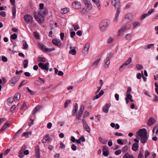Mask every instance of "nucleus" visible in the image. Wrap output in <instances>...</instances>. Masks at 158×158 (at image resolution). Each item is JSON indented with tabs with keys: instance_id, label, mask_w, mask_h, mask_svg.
Segmentation results:
<instances>
[{
	"instance_id": "obj_40",
	"label": "nucleus",
	"mask_w": 158,
	"mask_h": 158,
	"mask_svg": "<svg viewBox=\"0 0 158 158\" xmlns=\"http://www.w3.org/2000/svg\"><path fill=\"white\" fill-rule=\"evenodd\" d=\"M90 47V44L89 43H86L84 49L86 51H88Z\"/></svg>"
},
{
	"instance_id": "obj_59",
	"label": "nucleus",
	"mask_w": 158,
	"mask_h": 158,
	"mask_svg": "<svg viewBox=\"0 0 158 158\" xmlns=\"http://www.w3.org/2000/svg\"><path fill=\"white\" fill-rule=\"evenodd\" d=\"M26 148L27 147L25 145H23L20 150L23 152L26 149Z\"/></svg>"
},
{
	"instance_id": "obj_25",
	"label": "nucleus",
	"mask_w": 158,
	"mask_h": 158,
	"mask_svg": "<svg viewBox=\"0 0 158 158\" xmlns=\"http://www.w3.org/2000/svg\"><path fill=\"white\" fill-rule=\"evenodd\" d=\"M120 9H119V8H118V9H117V11L115 15V17L114 19L115 21H117L118 15L120 13Z\"/></svg>"
},
{
	"instance_id": "obj_41",
	"label": "nucleus",
	"mask_w": 158,
	"mask_h": 158,
	"mask_svg": "<svg viewBox=\"0 0 158 158\" xmlns=\"http://www.w3.org/2000/svg\"><path fill=\"white\" fill-rule=\"evenodd\" d=\"M113 55V53L112 52H110L107 54V57L106 58L109 59H110L112 57V56Z\"/></svg>"
},
{
	"instance_id": "obj_61",
	"label": "nucleus",
	"mask_w": 158,
	"mask_h": 158,
	"mask_svg": "<svg viewBox=\"0 0 158 158\" xmlns=\"http://www.w3.org/2000/svg\"><path fill=\"white\" fill-rule=\"evenodd\" d=\"M8 102L10 104H11L13 102V100L11 98H9L7 100Z\"/></svg>"
},
{
	"instance_id": "obj_47",
	"label": "nucleus",
	"mask_w": 158,
	"mask_h": 158,
	"mask_svg": "<svg viewBox=\"0 0 158 158\" xmlns=\"http://www.w3.org/2000/svg\"><path fill=\"white\" fill-rule=\"evenodd\" d=\"M54 50V48H45L44 51L46 52H51Z\"/></svg>"
},
{
	"instance_id": "obj_32",
	"label": "nucleus",
	"mask_w": 158,
	"mask_h": 158,
	"mask_svg": "<svg viewBox=\"0 0 158 158\" xmlns=\"http://www.w3.org/2000/svg\"><path fill=\"white\" fill-rule=\"evenodd\" d=\"M28 108V106L25 102H23L20 109L22 110H25Z\"/></svg>"
},
{
	"instance_id": "obj_60",
	"label": "nucleus",
	"mask_w": 158,
	"mask_h": 158,
	"mask_svg": "<svg viewBox=\"0 0 158 158\" xmlns=\"http://www.w3.org/2000/svg\"><path fill=\"white\" fill-rule=\"evenodd\" d=\"M117 143L120 145H123V143L122 142V140L121 139H118L117 140Z\"/></svg>"
},
{
	"instance_id": "obj_9",
	"label": "nucleus",
	"mask_w": 158,
	"mask_h": 158,
	"mask_svg": "<svg viewBox=\"0 0 158 158\" xmlns=\"http://www.w3.org/2000/svg\"><path fill=\"white\" fill-rule=\"evenodd\" d=\"M102 152L103 154L105 156H108L109 154V151L107 147L105 146H103Z\"/></svg>"
},
{
	"instance_id": "obj_16",
	"label": "nucleus",
	"mask_w": 158,
	"mask_h": 158,
	"mask_svg": "<svg viewBox=\"0 0 158 158\" xmlns=\"http://www.w3.org/2000/svg\"><path fill=\"white\" fill-rule=\"evenodd\" d=\"M78 108V104L77 103L75 104V105L73 107V109L72 112V114L73 116H75V114L77 112Z\"/></svg>"
},
{
	"instance_id": "obj_56",
	"label": "nucleus",
	"mask_w": 158,
	"mask_h": 158,
	"mask_svg": "<svg viewBox=\"0 0 158 158\" xmlns=\"http://www.w3.org/2000/svg\"><path fill=\"white\" fill-rule=\"evenodd\" d=\"M2 60L4 62H6L7 61V59L6 57L4 56H2Z\"/></svg>"
},
{
	"instance_id": "obj_26",
	"label": "nucleus",
	"mask_w": 158,
	"mask_h": 158,
	"mask_svg": "<svg viewBox=\"0 0 158 158\" xmlns=\"http://www.w3.org/2000/svg\"><path fill=\"white\" fill-rule=\"evenodd\" d=\"M123 158H134L132 155H130L128 153H126L123 156Z\"/></svg>"
},
{
	"instance_id": "obj_54",
	"label": "nucleus",
	"mask_w": 158,
	"mask_h": 158,
	"mask_svg": "<svg viewBox=\"0 0 158 158\" xmlns=\"http://www.w3.org/2000/svg\"><path fill=\"white\" fill-rule=\"evenodd\" d=\"M154 98L153 99L152 101L154 102H157V101H158V97L155 95H154Z\"/></svg>"
},
{
	"instance_id": "obj_57",
	"label": "nucleus",
	"mask_w": 158,
	"mask_h": 158,
	"mask_svg": "<svg viewBox=\"0 0 158 158\" xmlns=\"http://www.w3.org/2000/svg\"><path fill=\"white\" fill-rule=\"evenodd\" d=\"M154 130L156 131V133L157 135L158 134V124L154 128Z\"/></svg>"
},
{
	"instance_id": "obj_52",
	"label": "nucleus",
	"mask_w": 158,
	"mask_h": 158,
	"mask_svg": "<svg viewBox=\"0 0 158 158\" xmlns=\"http://www.w3.org/2000/svg\"><path fill=\"white\" fill-rule=\"evenodd\" d=\"M121 153V150H118L115 152L114 154L116 155H118L120 154Z\"/></svg>"
},
{
	"instance_id": "obj_43",
	"label": "nucleus",
	"mask_w": 158,
	"mask_h": 158,
	"mask_svg": "<svg viewBox=\"0 0 158 158\" xmlns=\"http://www.w3.org/2000/svg\"><path fill=\"white\" fill-rule=\"evenodd\" d=\"M126 39L127 40H130L131 39V35L130 34H128L126 35Z\"/></svg>"
},
{
	"instance_id": "obj_23",
	"label": "nucleus",
	"mask_w": 158,
	"mask_h": 158,
	"mask_svg": "<svg viewBox=\"0 0 158 158\" xmlns=\"http://www.w3.org/2000/svg\"><path fill=\"white\" fill-rule=\"evenodd\" d=\"M21 95L19 93H17L15 95L14 100V101L18 100L20 98Z\"/></svg>"
},
{
	"instance_id": "obj_45",
	"label": "nucleus",
	"mask_w": 158,
	"mask_h": 158,
	"mask_svg": "<svg viewBox=\"0 0 158 158\" xmlns=\"http://www.w3.org/2000/svg\"><path fill=\"white\" fill-rule=\"evenodd\" d=\"M19 156L20 158H22L23 157L24 155L23 154V151L19 150Z\"/></svg>"
},
{
	"instance_id": "obj_2",
	"label": "nucleus",
	"mask_w": 158,
	"mask_h": 158,
	"mask_svg": "<svg viewBox=\"0 0 158 158\" xmlns=\"http://www.w3.org/2000/svg\"><path fill=\"white\" fill-rule=\"evenodd\" d=\"M136 138L139 139L143 143H146L148 139V136H147V130L145 128L139 130L137 133Z\"/></svg>"
},
{
	"instance_id": "obj_64",
	"label": "nucleus",
	"mask_w": 158,
	"mask_h": 158,
	"mask_svg": "<svg viewBox=\"0 0 158 158\" xmlns=\"http://www.w3.org/2000/svg\"><path fill=\"white\" fill-rule=\"evenodd\" d=\"M52 124L51 123H49L47 125V127L48 129H50L52 126Z\"/></svg>"
},
{
	"instance_id": "obj_14",
	"label": "nucleus",
	"mask_w": 158,
	"mask_h": 158,
	"mask_svg": "<svg viewBox=\"0 0 158 158\" xmlns=\"http://www.w3.org/2000/svg\"><path fill=\"white\" fill-rule=\"evenodd\" d=\"M155 122V120L154 118L150 117L148 120L147 123L148 124L149 126H151Z\"/></svg>"
},
{
	"instance_id": "obj_12",
	"label": "nucleus",
	"mask_w": 158,
	"mask_h": 158,
	"mask_svg": "<svg viewBox=\"0 0 158 158\" xmlns=\"http://www.w3.org/2000/svg\"><path fill=\"white\" fill-rule=\"evenodd\" d=\"M38 65L39 67L42 69L48 71L49 68L48 67L46 66V65L42 63H40L38 64Z\"/></svg>"
},
{
	"instance_id": "obj_46",
	"label": "nucleus",
	"mask_w": 158,
	"mask_h": 158,
	"mask_svg": "<svg viewBox=\"0 0 158 158\" xmlns=\"http://www.w3.org/2000/svg\"><path fill=\"white\" fill-rule=\"evenodd\" d=\"M155 88V91L156 93L158 95V84L156 82H155L154 84Z\"/></svg>"
},
{
	"instance_id": "obj_17",
	"label": "nucleus",
	"mask_w": 158,
	"mask_h": 158,
	"mask_svg": "<svg viewBox=\"0 0 158 158\" xmlns=\"http://www.w3.org/2000/svg\"><path fill=\"white\" fill-rule=\"evenodd\" d=\"M50 140V138L48 135H47L45 136L42 140V142L44 143L47 142H49Z\"/></svg>"
},
{
	"instance_id": "obj_63",
	"label": "nucleus",
	"mask_w": 158,
	"mask_h": 158,
	"mask_svg": "<svg viewBox=\"0 0 158 158\" xmlns=\"http://www.w3.org/2000/svg\"><path fill=\"white\" fill-rule=\"evenodd\" d=\"M114 135L118 136H122L123 135V134L121 133H119L118 132H116L114 134Z\"/></svg>"
},
{
	"instance_id": "obj_36",
	"label": "nucleus",
	"mask_w": 158,
	"mask_h": 158,
	"mask_svg": "<svg viewBox=\"0 0 158 158\" xmlns=\"http://www.w3.org/2000/svg\"><path fill=\"white\" fill-rule=\"evenodd\" d=\"M99 140L103 144H106V143L107 141L104 140L101 137H100L98 138Z\"/></svg>"
},
{
	"instance_id": "obj_24",
	"label": "nucleus",
	"mask_w": 158,
	"mask_h": 158,
	"mask_svg": "<svg viewBox=\"0 0 158 158\" xmlns=\"http://www.w3.org/2000/svg\"><path fill=\"white\" fill-rule=\"evenodd\" d=\"M13 18H15L16 17V9L15 6L13 7L12 9Z\"/></svg>"
},
{
	"instance_id": "obj_6",
	"label": "nucleus",
	"mask_w": 158,
	"mask_h": 158,
	"mask_svg": "<svg viewBox=\"0 0 158 158\" xmlns=\"http://www.w3.org/2000/svg\"><path fill=\"white\" fill-rule=\"evenodd\" d=\"M82 122L83 127L85 130L87 132L89 133L90 132V128L86 121L84 119H83L82 120Z\"/></svg>"
},
{
	"instance_id": "obj_21",
	"label": "nucleus",
	"mask_w": 158,
	"mask_h": 158,
	"mask_svg": "<svg viewBox=\"0 0 158 158\" xmlns=\"http://www.w3.org/2000/svg\"><path fill=\"white\" fill-rule=\"evenodd\" d=\"M73 48L72 47H70V50L69 52V54H71L73 55H74L76 53V51L75 49V48H74V49H73Z\"/></svg>"
},
{
	"instance_id": "obj_31",
	"label": "nucleus",
	"mask_w": 158,
	"mask_h": 158,
	"mask_svg": "<svg viewBox=\"0 0 158 158\" xmlns=\"http://www.w3.org/2000/svg\"><path fill=\"white\" fill-rule=\"evenodd\" d=\"M38 60L39 62H44L46 61L45 58L40 56L38 58Z\"/></svg>"
},
{
	"instance_id": "obj_30",
	"label": "nucleus",
	"mask_w": 158,
	"mask_h": 158,
	"mask_svg": "<svg viewBox=\"0 0 158 158\" xmlns=\"http://www.w3.org/2000/svg\"><path fill=\"white\" fill-rule=\"evenodd\" d=\"M143 149H141L138 155V158H143Z\"/></svg>"
},
{
	"instance_id": "obj_58",
	"label": "nucleus",
	"mask_w": 158,
	"mask_h": 158,
	"mask_svg": "<svg viewBox=\"0 0 158 158\" xmlns=\"http://www.w3.org/2000/svg\"><path fill=\"white\" fill-rule=\"evenodd\" d=\"M64 33L61 32L60 34V39H61L63 40H64Z\"/></svg>"
},
{
	"instance_id": "obj_34",
	"label": "nucleus",
	"mask_w": 158,
	"mask_h": 158,
	"mask_svg": "<svg viewBox=\"0 0 158 158\" xmlns=\"http://www.w3.org/2000/svg\"><path fill=\"white\" fill-rule=\"evenodd\" d=\"M52 43L55 45L59 46V42L58 41L57 39H55L52 40Z\"/></svg>"
},
{
	"instance_id": "obj_62",
	"label": "nucleus",
	"mask_w": 158,
	"mask_h": 158,
	"mask_svg": "<svg viewBox=\"0 0 158 158\" xmlns=\"http://www.w3.org/2000/svg\"><path fill=\"white\" fill-rule=\"evenodd\" d=\"M154 11V10L153 9H152L150 10H149L148 13H147L148 15H149L152 13Z\"/></svg>"
},
{
	"instance_id": "obj_20",
	"label": "nucleus",
	"mask_w": 158,
	"mask_h": 158,
	"mask_svg": "<svg viewBox=\"0 0 158 158\" xmlns=\"http://www.w3.org/2000/svg\"><path fill=\"white\" fill-rule=\"evenodd\" d=\"M105 64L104 65V67L105 68H108V66L110 64V59H109L106 58L105 60Z\"/></svg>"
},
{
	"instance_id": "obj_50",
	"label": "nucleus",
	"mask_w": 158,
	"mask_h": 158,
	"mask_svg": "<svg viewBox=\"0 0 158 158\" xmlns=\"http://www.w3.org/2000/svg\"><path fill=\"white\" fill-rule=\"evenodd\" d=\"M126 96L127 97L125 98L129 99H131V98L132 97L130 93H126Z\"/></svg>"
},
{
	"instance_id": "obj_3",
	"label": "nucleus",
	"mask_w": 158,
	"mask_h": 158,
	"mask_svg": "<svg viewBox=\"0 0 158 158\" xmlns=\"http://www.w3.org/2000/svg\"><path fill=\"white\" fill-rule=\"evenodd\" d=\"M108 26V23L106 20H102L99 24V27L102 31L106 30Z\"/></svg>"
},
{
	"instance_id": "obj_27",
	"label": "nucleus",
	"mask_w": 158,
	"mask_h": 158,
	"mask_svg": "<svg viewBox=\"0 0 158 158\" xmlns=\"http://www.w3.org/2000/svg\"><path fill=\"white\" fill-rule=\"evenodd\" d=\"M9 124L7 123H5L4 124V125L2 127V128L1 129V131H4L7 128L9 127Z\"/></svg>"
},
{
	"instance_id": "obj_39",
	"label": "nucleus",
	"mask_w": 158,
	"mask_h": 158,
	"mask_svg": "<svg viewBox=\"0 0 158 158\" xmlns=\"http://www.w3.org/2000/svg\"><path fill=\"white\" fill-rule=\"evenodd\" d=\"M100 59H98L96 60L93 64V65L94 66H97L99 62L100 61Z\"/></svg>"
},
{
	"instance_id": "obj_53",
	"label": "nucleus",
	"mask_w": 158,
	"mask_h": 158,
	"mask_svg": "<svg viewBox=\"0 0 158 158\" xmlns=\"http://www.w3.org/2000/svg\"><path fill=\"white\" fill-rule=\"evenodd\" d=\"M72 26L74 27V29L75 31H77L79 28V27L78 25H75L73 24Z\"/></svg>"
},
{
	"instance_id": "obj_51",
	"label": "nucleus",
	"mask_w": 158,
	"mask_h": 158,
	"mask_svg": "<svg viewBox=\"0 0 158 158\" xmlns=\"http://www.w3.org/2000/svg\"><path fill=\"white\" fill-rule=\"evenodd\" d=\"M125 66H126L124 64V63H123L122 65H121L119 69V70L120 71L122 72L123 69V68H124Z\"/></svg>"
},
{
	"instance_id": "obj_37",
	"label": "nucleus",
	"mask_w": 158,
	"mask_h": 158,
	"mask_svg": "<svg viewBox=\"0 0 158 158\" xmlns=\"http://www.w3.org/2000/svg\"><path fill=\"white\" fill-rule=\"evenodd\" d=\"M71 102V100H66L64 103V107L65 108H67L69 104Z\"/></svg>"
},
{
	"instance_id": "obj_48",
	"label": "nucleus",
	"mask_w": 158,
	"mask_h": 158,
	"mask_svg": "<svg viewBox=\"0 0 158 158\" xmlns=\"http://www.w3.org/2000/svg\"><path fill=\"white\" fill-rule=\"evenodd\" d=\"M150 154V152L148 150H146L145 152L144 156L145 158L147 157Z\"/></svg>"
},
{
	"instance_id": "obj_18",
	"label": "nucleus",
	"mask_w": 158,
	"mask_h": 158,
	"mask_svg": "<svg viewBox=\"0 0 158 158\" xmlns=\"http://www.w3.org/2000/svg\"><path fill=\"white\" fill-rule=\"evenodd\" d=\"M83 2L85 5L89 8V9H91L92 8V6L90 3V2L87 0H84Z\"/></svg>"
},
{
	"instance_id": "obj_35",
	"label": "nucleus",
	"mask_w": 158,
	"mask_h": 158,
	"mask_svg": "<svg viewBox=\"0 0 158 158\" xmlns=\"http://www.w3.org/2000/svg\"><path fill=\"white\" fill-rule=\"evenodd\" d=\"M131 61V58L129 57L128 60H126L124 63L126 66H127L129 64Z\"/></svg>"
},
{
	"instance_id": "obj_10",
	"label": "nucleus",
	"mask_w": 158,
	"mask_h": 158,
	"mask_svg": "<svg viewBox=\"0 0 158 158\" xmlns=\"http://www.w3.org/2000/svg\"><path fill=\"white\" fill-rule=\"evenodd\" d=\"M35 156L36 158H40V152L38 146H36L35 147Z\"/></svg>"
},
{
	"instance_id": "obj_5",
	"label": "nucleus",
	"mask_w": 158,
	"mask_h": 158,
	"mask_svg": "<svg viewBox=\"0 0 158 158\" xmlns=\"http://www.w3.org/2000/svg\"><path fill=\"white\" fill-rule=\"evenodd\" d=\"M19 80V78L17 76H15L12 78L10 81V84L12 86H14Z\"/></svg>"
},
{
	"instance_id": "obj_7",
	"label": "nucleus",
	"mask_w": 158,
	"mask_h": 158,
	"mask_svg": "<svg viewBox=\"0 0 158 158\" xmlns=\"http://www.w3.org/2000/svg\"><path fill=\"white\" fill-rule=\"evenodd\" d=\"M73 7L75 9H79L81 7V4L77 1H75L72 3Z\"/></svg>"
},
{
	"instance_id": "obj_42",
	"label": "nucleus",
	"mask_w": 158,
	"mask_h": 158,
	"mask_svg": "<svg viewBox=\"0 0 158 158\" xmlns=\"http://www.w3.org/2000/svg\"><path fill=\"white\" fill-rule=\"evenodd\" d=\"M17 36L15 34H13L10 35V38L13 40H15L17 38Z\"/></svg>"
},
{
	"instance_id": "obj_11",
	"label": "nucleus",
	"mask_w": 158,
	"mask_h": 158,
	"mask_svg": "<svg viewBox=\"0 0 158 158\" xmlns=\"http://www.w3.org/2000/svg\"><path fill=\"white\" fill-rule=\"evenodd\" d=\"M111 106L110 103H106L104 105L103 108V111L105 113H108V112L109 109Z\"/></svg>"
},
{
	"instance_id": "obj_28",
	"label": "nucleus",
	"mask_w": 158,
	"mask_h": 158,
	"mask_svg": "<svg viewBox=\"0 0 158 158\" xmlns=\"http://www.w3.org/2000/svg\"><path fill=\"white\" fill-rule=\"evenodd\" d=\"M28 63V61L27 59H25L23 60V64L24 68H26L27 67Z\"/></svg>"
},
{
	"instance_id": "obj_33",
	"label": "nucleus",
	"mask_w": 158,
	"mask_h": 158,
	"mask_svg": "<svg viewBox=\"0 0 158 158\" xmlns=\"http://www.w3.org/2000/svg\"><path fill=\"white\" fill-rule=\"evenodd\" d=\"M23 48L24 49H27L28 47V44H27L25 40H23Z\"/></svg>"
},
{
	"instance_id": "obj_13",
	"label": "nucleus",
	"mask_w": 158,
	"mask_h": 158,
	"mask_svg": "<svg viewBox=\"0 0 158 158\" xmlns=\"http://www.w3.org/2000/svg\"><path fill=\"white\" fill-rule=\"evenodd\" d=\"M42 106L40 105H38L36 106L32 111L31 115H35L37 112L40 110Z\"/></svg>"
},
{
	"instance_id": "obj_29",
	"label": "nucleus",
	"mask_w": 158,
	"mask_h": 158,
	"mask_svg": "<svg viewBox=\"0 0 158 158\" xmlns=\"http://www.w3.org/2000/svg\"><path fill=\"white\" fill-rule=\"evenodd\" d=\"M133 28L135 29L137 27L139 26L140 25V23L138 22H135L133 23Z\"/></svg>"
},
{
	"instance_id": "obj_15",
	"label": "nucleus",
	"mask_w": 158,
	"mask_h": 158,
	"mask_svg": "<svg viewBox=\"0 0 158 158\" xmlns=\"http://www.w3.org/2000/svg\"><path fill=\"white\" fill-rule=\"evenodd\" d=\"M127 27V25H124L121 27L118 31V35H120L122 34L125 31Z\"/></svg>"
},
{
	"instance_id": "obj_8",
	"label": "nucleus",
	"mask_w": 158,
	"mask_h": 158,
	"mask_svg": "<svg viewBox=\"0 0 158 158\" xmlns=\"http://www.w3.org/2000/svg\"><path fill=\"white\" fill-rule=\"evenodd\" d=\"M111 3L115 7L117 8V9L118 8L120 9L119 0H112Z\"/></svg>"
},
{
	"instance_id": "obj_19",
	"label": "nucleus",
	"mask_w": 158,
	"mask_h": 158,
	"mask_svg": "<svg viewBox=\"0 0 158 158\" xmlns=\"http://www.w3.org/2000/svg\"><path fill=\"white\" fill-rule=\"evenodd\" d=\"M69 9L68 8H64L61 9L60 12L62 14H65L69 11Z\"/></svg>"
},
{
	"instance_id": "obj_44",
	"label": "nucleus",
	"mask_w": 158,
	"mask_h": 158,
	"mask_svg": "<svg viewBox=\"0 0 158 158\" xmlns=\"http://www.w3.org/2000/svg\"><path fill=\"white\" fill-rule=\"evenodd\" d=\"M136 67L138 70H141L143 68V66L140 64H137L136 65Z\"/></svg>"
},
{
	"instance_id": "obj_22",
	"label": "nucleus",
	"mask_w": 158,
	"mask_h": 158,
	"mask_svg": "<svg viewBox=\"0 0 158 158\" xmlns=\"http://www.w3.org/2000/svg\"><path fill=\"white\" fill-rule=\"evenodd\" d=\"M139 148L138 144L136 143H135L133 144L132 146V149L133 150L136 151Z\"/></svg>"
},
{
	"instance_id": "obj_55",
	"label": "nucleus",
	"mask_w": 158,
	"mask_h": 158,
	"mask_svg": "<svg viewBox=\"0 0 158 158\" xmlns=\"http://www.w3.org/2000/svg\"><path fill=\"white\" fill-rule=\"evenodd\" d=\"M71 149L73 151H75L77 150V147L74 144H73L71 146Z\"/></svg>"
},
{
	"instance_id": "obj_4",
	"label": "nucleus",
	"mask_w": 158,
	"mask_h": 158,
	"mask_svg": "<svg viewBox=\"0 0 158 158\" xmlns=\"http://www.w3.org/2000/svg\"><path fill=\"white\" fill-rule=\"evenodd\" d=\"M24 19L26 23L28 24H31L32 23L33 18L30 15H26L24 16Z\"/></svg>"
},
{
	"instance_id": "obj_49",
	"label": "nucleus",
	"mask_w": 158,
	"mask_h": 158,
	"mask_svg": "<svg viewBox=\"0 0 158 158\" xmlns=\"http://www.w3.org/2000/svg\"><path fill=\"white\" fill-rule=\"evenodd\" d=\"M149 16L148 15V14L147 13H144L142 15L141 17L140 18V19L142 20L143 19H144L147 16Z\"/></svg>"
},
{
	"instance_id": "obj_1",
	"label": "nucleus",
	"mask_w": 158,
	"mask_h": 158,
	"mask_svg": "<svg viewBox=\"0 0 158 158\" xmlns=\"http://www.w3.org/2000/svg\"><path fill=\"white\" fill-rule=\"evenodd\" d=\"M48 13V10L46 8L40 9L38 12H35L34 17L36 21L39 23L43 22L45 19V16Z\"/></svg>"
},
{
	"instance_id": "obj_38",
	"label": "nucleus",
	"mask_w": 158,
	"mask_h": 158,
	"mask_svg": "<svg viewBox=\"0 0 158 158\" xmlns=\"http://www.w3.org/2000/svg\"><path fill=\"white\" fill-rule=\"evenodd\" d=\"M33 35L36 39H40V36L38 33L35 31L33 33Z\"/></svg>"
}]
</instances>
